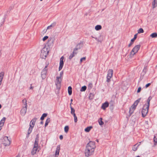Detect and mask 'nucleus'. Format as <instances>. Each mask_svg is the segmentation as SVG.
Masks as SVG:
<instances>
[{
    "label": "nucleus",
    "mask_w": 157,
    "mask_h": 157,
    "mask_svg": "<svg viewBox=\"0 0 157 157\" xmlns=\"http://www.w3.org/2000/svg\"><path fill=\"white\" fill-rule=\"evenodd\" d=\"M96 146L95 142L94 141H90L86 145L84 151V154L86 157H89L92 155L94 152Z\"/></svg>",
    "instance_id": "1"
},
{
    "label": "nucleus",
    "mask_w": 157,
    "mask_h": 157,
    "mask_svg": "<svg viewBox=\"0 0 157 157\" xmlns=\"http://www.w3.org/2000/svg\"><path fill=\"white\" fill-rule=\"evenodd\" d=\"M151 99V98L149 97L147 100V103L144 105L143 106L142 110V115L143 117H145L147 114L149 107L150 102Z\"/></svg>",
    "instance_id": "2"
},
{
    "label": "nucleus",
    "mask_w": 157,
    "mask_h": 157,
    "mask_svg": "<svg viewBox=\"0 0 157 157\" xmlns=\"http://www.w3.org/2000/svg\"><path fill=\"white\" fill-rule=\"evenodd\" d=\"M39 136L38 135L36 136L34 144L33 147L31 151V154L32 155H34L36 154V153L39 151Z\"/></svg>",
    "instance_id": "3"
},
{
    "label": "nucleus",
    "mask_w": 157,
    "mask_h": 157,
    "mask_svg": "<svg viewBox=\"0 0 157 157\" xmlns=\"http://www.w3.org/2000/svg\"><path fill=\"white\" fill-rule=\"evenodd\" d=\"M140 45L135 46L130 52V56L131 57H133L138 52L140 49Z\"/></svg>",
    "instance_id": "4"
},
{
    "label": "nucleus",
    "mask_w": 157,
    "mask_h": 157,
    "mask_svg": "<svg viewBox=\"0 0 157 157\" xmlns=\"http://www.w3.org/2000/svg\"><path fill=\"white\" fill-rule=\"evenodd\" d=\"M140 99H138L136 101L134 104L131 106L129 109V113L130 114H132L136 109L137 105H138L140 101Z\"/></svg>",
    "instance_id": "5"
},
{
    "label": "nucleus",
    "mask_w": 157,
    "mask_h": 157,
    "mask_svg": "<svg viewBox=\"0 0 157 157\" xmlns=\"http://www.w3.org/2000/svg\"><path fill=\"white\" fill-rule=\"evenodd\" d=\"M36 120V118H34L30 122V127L29 128L28 132V134H29L33 130V128L34 127Z\"/></svg>",
    "instance_id": "6"
},
{
    "label": "nucleus",
    "mask_w": 157,
    "mask_h": 157,
    "mask_svg": "<svg viewBox=\"0 0 157 157\" xmlns=\"http://www.w3.org/2000/svg\"><path fill=\"white\" fill-rule=\"evenodd\" d=\"M49 51L48 49L46 48H44L41 51L40 56L43 59L46 58L47 56L48 55Z\"/></svg>",
    "instance_id": "7"
},
{
    "label": "nucleus",
    "mask_w": 157,
    "mask_h": 157,
    "mask_svg": "<svg viewBox=\"0 0 157 157\" xmlns=\"http://www.w3.org/2000/svg\"><path fill=\"white\" fill-rule=\"evenodd\" d=\"M2 140V144L5 146H9L10 144V141L7 136L4 137Z\"/></svg>",
    "instance_id": "8"
},
{
    "label": "nucleus",
    "mask_w": 157,
    "mask_h": 157,
    "mask_svg": "<svg viewBox=\"0 0 157 157\" xmlns=\"http://www.w3.org/2000/svg\"><path fill=\"white\" fill-rule=\"evenodd\" d=\"M113 71L112 69H109L108 71V74L107 76V81L109 82L110 79L113 76Z\"/></svg>",
    "instance_id": "9"
},
{
    "label": "nucleus",
    "mask_w": 157,
    "mask_h": 157,
    "mask_svg": "<svg viewBox=\"0 0 157 157\" xmlns=\"http://www.w3.org/2000/svg\"><path fill=\"white\" fill-rule=\"evenodd\" d=\"M63 71H61L60 73L59 76L57 77H56V85L60 84L62 80V78L63 77Z\"/></svg>",
    "instance_id": "10"
},
{
    "label": "nucleus",
    "mask_w": 157,
    "mask_h": 157,
    "mask_svg": "<svg viewBox=\"0 0 157 157\" xmlns=\"http://www.w3.org/2000/svg\"><path fill=\"white\" fill-rule=\"evenodd\" d=\"M64 57L63 56L61 57L60 59L59 66V71H60L62 68L63 66V61Z\"/></svg>",
    "instance_id": "11"
},
{
    "label": "nucleus",
    "mask_w": 157,
    "mask_h": 157,
    "mask_svg": "<svg viewBox=\"0 0 157 157\" xmlns=\"http://www.w3.org/2000/svg\"><path fill=\"white\" fill-rule=\"evenodd\" d=\"M48 66V65H46L45 67V68L43 69L41 72V77L43 79L45 78L46 77V74L47 73V71L46 69L45 68L47 67Z\"/></svg>",
    "instance_id": "12"
},
{
    "label": "nucleus",
    "mask_w": 157,
    "mask_h": 157,
    "mask_svg": "<svg viewBox=\"0 0 157 157\" xmlns=\"http://www.w3.org/2000/svg\"><path fill=\"white\" fill-rule=\"evenodd\" d=\"M27 107L26 106H24L21 109V114L22 116H24L26 112Z\"/></svg>",
    "instance_id": "13"
},
{
    "label": "nucleus",
    "mask_w": 157,
    "mask_h": 157,
    "mask_svg": "<svg viewBox=\"0 0 157 157\" xmlns=\"http://www.w3.org/2000/svg\"><path fill=\"white\" fill-rule=\"evenodd\" d=\"M6 118L4 117L0 121V131L1 130L2 127L4 125V123L6 121Z\"/></svg>",
    "instance_id": "14"
},
{
    "label": "nucleus",
    "mask_w": 157,
    "mask_h": 157,
    "mask_svg": "<svg viewBox=\"0 0 157 157\" xmlns=\"http://www.w3.org/2000/svg\"><path fill=\"white\" fill-rule=\"evenodd\" d=\"M109 103L108 102H105L103 103L101 106V108L103 110H105L106 108L108 107Z\"/></svg>",
    "instance_id": "15"
},
{
    "label": "nucleus",
    "mask_w": 157,
    "mask_h": 157,
    "mask_svg": "<svg viewBox=\"0 0 157 157\" xmlns=\"http://www.w3.org/2000/svg\"><path fill=\"white\" fill-rule=\"evenodd\" d=\"M60 150V145H58L57 147L56 151L55 156L56 157H57V156H58L59 155Z\"/></svg>",
    "instance_id": "16"
},
{
    "label": "nucleus",
    "mask_w": 157,
    "mask_h": 157,
    "mask_svg": "<svg viewBox=\"0 0 157 157\" xmlns=\"http://www.w3.org/2000/svg\"><path fill=\"white\" fill-rule=\"evenodd\" d=\"M139 145L138 144H135L132 147V150L134 151H136L137 150Z\"/></svg>",
    "instance_id": "17"
},
{
    "label": "nucleus",
    "mask_w": 157,
    "mask_h": 157,
    "mask_svg": "<svg viewBox=\"0 0 157 157\" xmlns=\"http://www.w3.org/2000/svg\"><path fill=\"white\" fill-rule=\"evenodd\" d=\"M153 8H155L157 6V0H154L152 3Z\"/></svg>",
    "instance_id": "18"
},
{
    "label": "nucleus",
    "mask_w": 157,
    "mask_h": 157,
    "mask_svg": "<svg viewBox=\"0 0 157 157\" xmlns=\"http://www.w3.org/2000/svg\"><path fill=\"white\" fill-rule=\"evenodd\" d=\"M4 75V73L2 72L0 73V85H1Z\"/></svg>",
    "instance_id": "19"
},
{
    "label": "nucleus",
    "mask_w": 157,
    "mask_h": 157,
    "mask_svg": "<svg viewBox=\"0 0 157 157\" xmlns=\"http://www.w3.org/2000/svg\"><path fill=\"white\" fill-rule=\"evenodd\" d=\"M92 128V127L91 126L87 127L85 128L84 131L85 132H89Z\"/></svg>",
    "instance_id": "20"
},
{
    "label": "nucleus",
    "mask_w": 157,
    "mask_h": 157,
    "mask_svg": "<svg viewBox=\"0 0 157 157\" xmlns=\"http://www.w3.org/2000/svg\"><path fill=\"white\" fill-rule=\"evenodd\" d=\"M102 28L101 25H98L95 26V29L96 30L98 31L101 29Z\"/></svg>",
    "instance_id": "21"
},
{
    "label": "nucleus",
    "mask_w": 157,
    "mask_h": 157,
    "mask_svg": "<svg viewBox=\"0 0 157 157\" xmlns=\"http://www.w3.org/2000/svg\"><path fill=\"white\" fill-rule=\"evenodd\" d=\"M94 97V95L93 94L90 93L89 95V98L90 100L93 99Z\"/></svg>",
    "instance_id": "22"
},
{
    "label": "nucleus",
    "mask_w": 157,
    "mask_h": 157,
    "mask_svg": "<svg viewBox=\"0 0 157 157\" xmlns=\"http://www.w3.org/2000/svg\"><path fill=\"white\" fill-rule=\"evenodd\" d=\"M68 91L69 94L71 95L72 94V88L71 86H69L68 87Z\"/></svg>",
    "instance_id": "23"
},
{
    "label": "nucleus",
    "mask_w": 157,
    "mask_h": 157,
    "mask_svg": "<svg viewBox=\"0 0 157 157\" xmlns=\"http://www.w3.org/2000/svg\"><path fill=\"white\" fill-rule=\"evenodd\" d=\"M150 36L152 38H156L157 37V33H152Z\"/></svg>",
    "instance_id": "24"
},
{
    "label": "nucleus",
    "mask_w": 157,
    "mask_h": 157,
    "mask_svg": "<svg viewBox=\"0 0 157 157\" xmlns=\"http://www.w3.org/2000/svg\"><path fill=\"white\" fill-rule=\"evenodd\" d=\"M22 102L24 106L27 107V101L25 98L23 99L22 100Z\"/></svg>",
    "instance_id": "25"
},
{
    "label": "nucleus",
    "mask_w": 157,
    "mask_h": 157,
    "mask_svg": "<svg viewBox=\"0 0 157 157\" xmlns=\"http://www.w3.org/2000/svg\"><path fill=\"white\" fill-rule=\"evenodd\" d=\"M154 141L155 143V144L156 145V143H157V134L155 135L154 136Z\"/></svg>",
    "instance_id": "26"
},
{
    "label": "nucleus",
    "mask_w": 157,
    "mask_h": 157,
    "mask_svg": "<svg viewBox=\"0 0 157 157\" xmlns=\"http://www.w3.org/2000/svg\"><path fill=\"white\" fill-rule=\"evenodd\" d=\"M71 109V113L73 115H74V114H75V109L72 107L71 106L70 107Z\"/></svg>",
    "instance_id": "27"
},
{
    "label": "nucleus",
    "mask_w": 157,
    "mask_h": 157,
    "mask_svg": "<svg viewBox=\"0 0 157 157\" xmlns=\"http://www.w3.org/2000/svg\"><path fill=\"white\" fill-rule=\"evenodd\" d=\"M69 127L68 126H66L64 127V130L66 133H67L69 130Z\"/></svg>",
    "instance_id": "28"
},
{
    "label": "nucleus",
    "mask_w": 157,
    "mask_h": 157,
    "mask_svg": "<svg viewBox=\"0 0 157 157\" xmlns=\"http://www.w3.org/2000/svg\"><path fill=\"white\" fill-rule=\"evenodd\" d=\"M86 86H82L80 90L81 91H84L86 90Z\"/></svg>",
    "instance_id": "29"
},
{
    "label": "nucleus",
    "mask_w": 157,
    "mask_h": 157,
    "mask_svg": "<svg viewBox=\"0 0 157 157\" xmlns=\"http://www.w3.org/2000/svg\"><path fill=\"white\" fill-rule=\"evenodd\" d=\"M144 32V30L142 28H140L138 31V33H142Z\"/></svg>",
    "instance_id": "30"
},
{
    "label": "nucleus",
    "mask_w": 157,
    "mask_h": 157,
    "mask_svg": "<svg viewBox=\"0 0 157 157\" xmlns=\"http://www.w3.org/2000/svg\"><path fill=\"white\" fill-rule=\"evenodd\" d=\"M50 122V119L49 118L47 119L46 120V122L45 124V126H46Z\"/></svg>",
    "instance_id": "31"
},
{
    "label": "nucleus",
    "mask_w": 157,
    "mask_h": 157,
    "mask_svg": "<svg viewBox=\"0 0 157 157\" xmlns=\"http://www.w3.org/2000/svg\"><path fill=\"white\" fill-rule=\"evenodd\" d=\"M47 116V114L46 113H44L41 117L40 118V119L41 120H43L44 119V118L46 117Z\"/></svg>",
    "instance_id": "32"
},
{
    "label": "nucleus",
    "mask_w": 157,
    "mask_h": 157,
    "mask_svg": "<svg viewBox=\"0 0 157 157\" xmlns=\"http://www.w3.org/2000/svg\"><path fill=\"white\" fill-rule=\"evenodd\" d=\"M102 118H100V120L99 121V123L100 125H102L104 124V122L102 121Z\"/></svg>",
    "instance_id": "33"
},
{
    "label": "nucleus",
    "mask_w": 157,
    "mask_h": 157,
    "mask_svg": "<svg viewBox=\"0 0 157 157\" xmlns=\"http://www.w3.org/2000/svg\"><path fill=\"white\" fill-rule=\"evenodd\" d=\"M73 116L74 117V121L76 123L78 121L77 117H76L75 114H74Z\"/></svg>",
    "instance_id": "34"
},
{
    "label": "nucleus",
    "mask_w": 157,
    "mask_h": 157,
    "mask_svg": "<svg viewBox=\"0 0 157 157\" xmlns=\"http://www.w3.org/2000/svg\"><path fill=\"white\" fill-rule=\"evenodd\" d=\"M136 37H137V35L135 34L134 35V37L133 39H132L131 40V41H132V42H134V41H135V40L136 39Z\"/></svg>",
    "instance_id": "35"
},
{
    "label": "nucleus",
    "mask_w": 157,
    "mask_h": 157,
    "mask_svg": "<svg viewBox=\"0 0 157 157\" xmlns=\"http://www.w3.org/2000/svg\"><path fill=\"white\" fill-rule=\"evenodd\" d=\"M74 54H75V53H73H73L71 54L69 57L70 59H71L75 56Z\"/></svg>",
    "instance_id": "36"
},
{
    "label": "nucleus",
    "mask_w": 157,
    "mask_h": 157,
    "mask_svg": "<svg viewBox=\"0 0 157 157\" xmlns=\"http://www.w3.org/2000/svg\"><path fill=\"white\" fill-rule=\"evenodd\" d=\"M55 25V24L53 23L52 24L48 26L47 27V29H50V28L52 27H53Z\"/></svg>",
    "instance_id": "37"
},
{
    "label": "nucleus",
    "mask_w": 157,
    "mask_h": 157,
    "mask_svg": "<svg viewBox=\"0 0 157 157\" xmlns=\"http://www.w3.org/2000/svg\"><path fill=\"white\" fill-rule=\"evenodd\" d=\"M86 57H83V58H81L80 60V62L82 63L83 61H85L86 60Z\"/></svg>",
    "instance_id": "38"
},
{
    "label": "nucleus",
    "mask_w": 157,
    "mask_h": 157,
    "mask_svg": "<svg viewBox=\"0 0 157 157\" xmlns=\"http://www.w3.org/2000/svg\"><path fill=\"white\" fill-rule=\"evenodd\" d=\"M48 36H44L43 39V40L44 41L45 40L48 39Z\"/></svg>",
    "instance_id": "39"
},
{
    "label": "nucleus",
    "mask_w": 157,
    "mask_h": 157,
    "mask_svg": "<svg viewBox=\"0 0 157 157\" xmlns=\"http://www.w3.org/2000/svg\"><path fill=\"white\" fill-rule=\"evenodd\" d=\"M141 87H139L137 90V93H139L140 92L141 90Z\"/></svg>",
    "instance_id": "40"
},
{
    "label": "nucleus",
    "mask_w": 157,
    "mask_h": 157,
    "mask_svg": "<svg viewBox=\"0 0 157 157\" xmlns=\"http://www.w3.org/2000/svg\"><path fill=\"white\" fill-rule=\"evenodd\" d=\"M78 50V49L77 48H75L73 50V53H75V54H77V52H75V51H77Z\"/></svg>",
    "instance_id": "41"
},
{
    "label": "nucleus",
    "mask_w": 157,
    "mask_h": 157,
    "mask_svg": "<svg viewBox=\"0 0 157 157\" xmlns=\"http://www.w3.org/2000/svg\"><path fill=\"white\" fill-rule=\"evenodd\" d=\"M151 83H148L147 84H146V85L145 86V88H147L148 86H149L151 85Z\"/></svg>",
    "instance_id": "42"
},
{
    "label": "nucleus",
    "mask_w": 157,
    "mask_h": 157,
    "mask_svg": "<svg viewBox=\"0 0 157 157\" xmlns=\"http://www.w3.org/2000/svg\"><path fill=\"white\" fill-rule=\"evenodd\" d=\"M133 42H132V41H131L130 43L128 45V47H130L132 45Z\"/></svg>",
    "instance_id": "43"
},
{
    "label": "nucleus",
    "mask_w": 157,
    "mask_h": 157,
    "mask_svg": "<svg viewBox=\"0 0 157 157\" xmlns=\"http://www.w3.org/2000/svg\"><path fill=\"white\" fill-rule=\"evenodd\" d=\"M59 139L61 140H62L63 139V136L62 135H61L60 136H59Z\"/></svg>",
    "instance_id": "44"
},
{
    "label": "nucleus",
    "mask_w": 157,
    "mask_h": 157,
    "mask_svg": "<svg viewBox=\"0 0 157 157\" xmlns=\"http://www.w3.org/2000/svg\"><path fill=\"white\" fill-rule=\"evenodd\" d=\"M32 84H31V86L30 87V89H33V87H32Z\"/></svg>",
    "instance_id": "45"
},
{
    "label": "nucleus",
    "mask_w": 157,
    "mask_h": 157,
    "mask_svg": "<svg viewBox=\"0 0 157 157\" xmlns=\"http://www.w3.org/2000/svg\"><path fill=\"white\" fill-rule=\"evenodd\" d=\"M72 101H73V99H71V102H72Z\"/></svg>",
    "instance_id": "46"
},
{
    "label": "nucleus",
    "mask_w": 157,
    "mask_h": 157,
    "mask_svg": "<svg viewBox=\"0 0 157 157\" xmlns=\"http://www.w3.org/2000/svg\"><path fill=\"white\" fill-rule=\"evenodd\" d=\"M89 85H90V86H92V83H90Z\"/></svg>",
    "instance_id": "47"
},
{
    "label": "nucleus",
    "mask_w": 157,
    "mask_h": 157,
    "mask_svg": "<svg viewBox=\"0 0 157 157\" xmlns=\"http://www.w3.org/2000/svg\"><path fill=\"white\" fill-rule=\"evenodd\" d=\"M15 157H20V156L19 155H17Z\"/></svg>",
    "instance_id": "48"
},
{
    "label": "nucleus",
    "mask_w": 157,
    "mask_h": 157,
    "mask_svg": "<svg viewBox=\"0 0 157 157\" xmlns=\"http://www.w3.org/2000/svg\"><path fill=\"white\" fill-rule=\"evenodd\" d=\"M1 106H1V105H0V109L1 108Z\"/></svg>",
    "instance_id": "49"
},
{
    "label": "nucleus",
    "mask_w": 157,
    "mask_h": 157,
    "mask_svg": "<svg viewBox=\"0 0 157 157\" xmlns=\"http://www.w3.org/2000/svg\"><path fill=\"white\" fill-rule=\"evenodd\" d=\"M72 104V102H71L70 103V105H71V104ZM71 106V105L70 106Z\"/></svg>",
    "instance_id": "50"
},
{
    "label": "nucleus",
    "mask_w": 157,
    "mask_h": 157,
    "mask_svg": "<svg viewBox=\"0 0 157 157\" xmlns=\"http://www.w3.org/2000/svg\"><path fill=\"white\" fill-rule=\"evenodd\" d=\"M136 157H140V156H137Z\"/></svg>",
    "instance_id": "51"
},
{
    "label": "nucleus",
    "mask_w": 157,
    "mask_h": 157,
    "mask_svg": "<svg viewBox=\"0 0 157 157\" xmlns=\"http://www.w3.org/2000/svg\"><path fill=\"white\" fill-rule=\"evenodd\" d=\"M40 1H42L43 0H40Z\"/></svg>",
    "instance_id": "52"
}]
</instances>
